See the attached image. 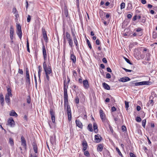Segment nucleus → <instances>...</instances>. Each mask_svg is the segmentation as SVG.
<instances>
[{
	"instance_id": "obj_10",
	"label": "nucleus",
	"mask_w": 157,
	"mask_h": 157,
	"mask_svg": "<svg viewBox=\"0 0 157 157\" xmlns=\"http://www.w3.org/2000/svg\"><path fill=\"white\" fill-rule=\"evenodd\" d=\"M42 32L43 35V38L45 41L48 40V37L47 35V32L45 29H42Z\"/></svg>"
},
{
	"instance_id": "obj_61",
	"label": "nucleus",
	"mask_w": 157,
	"mask_h": 157,
	"mask_svg": "<svg viewBox=\"0 0 157 157\" xmlns=\"http://www.w3.org/2000/svg\"><path fill=\"white\" fill-rule=\"evenodd\" d=\"M78 82L80 83V84H82V83H83V81H82V78H79V79H78Z\"/></svg>"
},
{
	"instance_id": "obj_2",
	"label": "nucleus",
	"mask_w": 157,
	"mask_h": 157,
	"mask_svg": "<svg viewBox=\"0 0 157 157\" xmlns=\"http://www.w3.org/2000/svg\"><path fill=\"white\" fill-rule=\"evenodd\" d=\"M44 70L45 72L46 78L48 81H49L50 78L49 75H50L52 73V71L51 67L48 66V68Z\"/></svg>"
},
{
	"instance_id": "obj_8",
	"label": "nucleus",
	"mask_w": 157,
	"mask_h": 157,
	"mask_svg": "<svg viewBox=\"0 0 157 157\" xmlns=\"http://www.w3.org/2000/svg\"><path fill=\"white\" fill-rule=\"evenodd\" d=\"M14 30L12 26H10V37L11 40H13Z\"/></svg>"
},
{
	"instance_id": "obj_25",
	"label": "nucleus",
	"mask_w": 157,
	"mask_h": 157,
	"mask_svg": "<svg viewBox=\"0 0 157 157\" xmlns=\"http://www.w3.org/2000/svg\"><path fill=\"white\" fill-rule=\"evenodd\" d=\"M64 14L66 17H67L68 12L67 7L66 6H64Z\"/></svg>"
},
{
	"instance_id": "obj_29",
	"label": "nucleus",
	"mask_w": 157,
	"mask_h": 157,
	"mask_svg": "<svg viewBox=\"0 0 157 157\" xmlns=\"http://www.w3.org/2000/svg\"><path fill=\"white\" fill-rule=\"evenodd\" d=\"M132 4L131 3H128V6L127 8V10H130L132 9Z\"/></svg>"
},
{
	"instance_id": "obj_1",
	"label": "nucleus",
	"mask_w": 157,
	"mask_h": 157,
	"mask_svg": "<svg viewBox=\"0 0 157 157\" xmlns=\"http://www.w3.org/2000/svg\"><path fill=\"white\" fill-rule=\"evenodd\" d=\"M68 102H67L66 104L64 103V107L65 109H66L68 120L70 121L71 120L72 118L70 106L68 105Z\"/></svg>"
},
{
	"instance_id": "obj_64",
	"label": "nucleus",
	"mask_w": 157,
	"mask_h": 157,
	"mask_svg": "<svg viewBox=\"0 0 157 157\" xmlns=\"http://www.w3.org/2000/svg\"><path fill=\"white\" fill-rule=\"evenodd\" d=\"M141 109L140 107V106L138 105L136 107V109L137 111H139Z\"/></svg>"
},
{
	"instance_id": "obj_31",
	"label": "nucleus",
	"mask_w": 157,
	"mask_h": 157,
	"mask_svg": "<svg viewBox=\"0 0 157 157\" xmlns=\"http://www.w3.org/2000/svg\"><path fill=\"white\" fill-rule=\"evenodd\" d=\"M88 129L90 132H92L93 129H92V124H89L87 127Z\"/></svg>"
},
{
	"instance_id": "obj_51",
	"label": "nucleus",
	"mask_w": 157,
	"mask_h": 157,
	"mask_svg": "<svg viewBox=\"0 0 157 157\" xmlns=\"http://www.w3.org/2000/svg\"><path fill=\"white\" fill-rule=\"evenodd\" d=\"M71 33L73 38L76 37V36L75 35L74 32L72 30H71Z\"/></svg>"
},
{
	"instance_id": "obj_13",
	"label": "nucleus",
	"mask_w": 157,
	"mask_h": 157,
	"mask_svg": "<svg viewBox=\"0 0 157 157\" xmlns=\"http://www.w3.org/2000/svg\"><path fill=\"white\" fill-rule=\"evenodd\" d=\"M42 49L44 59L45 61H46L47 60V55L45 48L44 45L43 46Z\"/></svg>"
},
{
	"instance_id": "obj_41",
	"label": "nucleus",
	"mask_w": 157,
	"mask_h": 157,
	"mask_svg": "<svg viewBox=\"0 0 157 157\" xmlns=\"http://www.w3.org/2000/svg\"><path fill=\"white\" fill-rule=\"evenodd\" d=\"M125 6V3L124 2H122L121 5V9L124 8Z\"/></svg>"
},
{
	"instance_id": "obj_47",
	"label": "nucleus",
	"mask_w": 157,
	"mask_h": 157,
	"mask_svg": "<svg viewBox=\"0 0 157 157\" xmlns=\"http://www.w3.org/2000/svg\"><path fill=\"white\" fill-rule=\"evenodd\" d=\"M52 122L54 123L55 122V116H51Z\"/></svg>"
},
{
	"instance_id": "obj_46",
	"label": "nucleus",
	"mask_w": 157,
	"mask_h": 157,
	"mask_svg": "<svg viewBox=\"0 0 157 157\" xmlns=\"http://www.w3.org/2000/svg\"><path fill=\"white\" fill-rule=\"evenodd\" d=\"M136 51L138 52V55H139V54H140V52L138 50H135L134 52V55L136 57V55H137Z\"/></svg>"
},
{
	"instance_id": "obj_32",
	"label": "nucleus",
	"mask_w": 157,
	"mask_h": 157,
	"mask_svg": "<svg viewBox=\"0 0 157 157\" xmlns=\"http://www.w3.org/2000/svg\"><path fill=\"white\" fill-rule=\"evenodd\" d=\"M73 40H74V43L76 46V48H78V41L77 40L76 37L73 38Z\"/></svg>"
},
{
	"instance_id": "obj_58",
	"label": "nucleus",
	"mask_w": 157,
	"mask_h": 157,
	"mask_svg": "<svg viewBox=\"0 0 157 157\" xmlns=\"http://www.w3.org/2000/svg\"><path fill=\"white\" fill-rule=\"evenodd\" d=\"M130 155L131 157H136L135 154L132 152L130 153Z\"/></svg>"
},
{
	"instance_id": "obj_44",
	"label": "nucleus",
	"mask_w": 157,
	"mask_h": 157,
	"mask_svg": "<svg viewBox=\"0 0 157 157\" xmlns=\"http://www.w3.org/2000/svg\"><path fill=\"white\" fill-rule=\"evenodd\" d=\"M50 114H51V116H55L54 113V112L53 109H51L50 111Z\"/></svg>"
},
{
	"instance_id": "obj_6",
	"label": "nucleus",
	"mask_w": 157,
	"mask_h": 157,
	"mask_svg": "<svg viewBox=\"0 0 157 157\" xmlns=\"http://www.w3.org/2000/svg\"><path fill=\"white\" fill-rule=\"evenodd\" d=\"M151 82L149 81H144L134 83L135 86H139L142 85H149L150 84Z\"/></svg>"
},
{
	"instance_id": "obj_30",
	"label": "nucleus",
	"mask_w": 157,
	"mask_h": 157,
	"mask_svg": "<svg viewBox=\"0 0 157 157\" xmlns=\"http://www.w3.org/2000/svg\"><path fill=\"white\" fill-rule=\"evenodd\" d=\"M10 116H13L17 117V113L15 112V111L12 110L10 113Z\"/></svg>"
},
{
	"instance_id": "obj_60",
	"label": "nucleus",
	"mask_w": 157,
	"mask_h": 157,
	"mask_svg": "<svg viewBox=\"0 0 157 157\" xmlns=\"http://www.w3.org/2000/svg\"><path fill=\"white\" fill-rule=\"evenodd\" d=\"M106 70H107V71H108L109 72H112V70L110 67H108L107 68Z\"/></svg>"
},
{
	"instance_id": "obj_16",
	"label": "nucleus",
	"mask_w": 157,
	"mask_h": 157,
	"mask_svg": "<svg viewBox=\"0 0 157 157\" xmlns=\"http://www.w3.org/2000/svg\"><path fill=\"white\" fill-rule=\"evenodd\" d=\"M33 149L34 152L36 153H37V147L36 143L35 142H33Z\"/></svg>"
},
{
	"instance_id": "obj_24",
	"label": "nucleus",
	"mask_w": 157,
	"mask_h": 157,
	"mask_svg": "<svg viewBox=\"0 0 157 157\" xmlns=\"http://www.w3.org/2000/svg\"><path fill=\"white\" fill-rule=\"evenodd\" d=\"M42 67L40 66H39L38 67V76L39 78L40 82V77L41 75V73L42 71Z\"/></svg>"
},
{
	"instance_id": "obj_59",
	"label": "nucleus",
	"mask_w": 157,
	"mask_h": 157,
	"mask_svg": "<svg viewBox=\"0 0 157 157\" xmlns=\"http://www.w3.org/2000/svg\"><path fill=\"white\" fill-rule=\"evenodd\" d=\"M123 69L126 72H131L132 71V70H130L127 69L126 68H123Z\"/></svg>"
},
{
	"instance_id": "obj_40",
	"label": "nucleus",
	"mask_w": 157,
	"mask_h": 157,
	"mask_svg": "<svg viewBox=\"0 0 157 157\" xmlns=\"http://www.w3.org/2000/svg\"><path fill=\"white\" fill-rule=\"evenodd\" d=\"M86 41L89 48L91 49L92 48V47L89 40L88 39H87Z\"/></svg>"
},
{
	"instance_id": "obj_14",
	"label": "nucleus",
	"mask_w": 157,
	"mask_h": 157,
	"mask_svg": "<svg viewBox=\"0 0 157 157\" xmlns=\"http://www.w3.org/2000/svg\"><path fill=\"white\" fill-rule=\"evenodd\" d=\"M21 145L25 148L26 147V142L25 140V138L23 136H22L21 137Z\"/></svg>"
},
{
	"instance_id": "obj_62",
	"label": "nucleus",
	"mask_w": 157,
	"mask_h": 157,
	"mask_svg": "<svg viewBox=\"0 0 157 157\" xmlns=\"http://www.w3.org/2000/svg\"><path fill=\"white\" fill-rule=\"evenodd\" d=\"M132 17V15L130 14H128L127 15V17L128 19L131 18Z\"/></svg>"
},
{
	"instance_id": "obj_12",
	"label": "nucleus",
	"mask_w": 157,
	"mask_h": 157,
	"mask_svg": "<svg viewBox=\"0 0 157 157\" xmlns=\"http://www.w3.org/2000/svg\"><path fill=\"white\" fill-rule=\"evenodd\" d=\"M8 123L11 127H13L14 125V122L12 117L9 118Z\"/></svg>"
},
{
	"instance_id": "obj_28",
	"label": "nucleus",
	"mask_w": 157,
	"mask_h": 157,
	"mask_svg": "<svg viewBox=\"0 0 157 157\" xmlns=\"http://www.w3.org/2000/svg\"><path fill=\"white\" fill-rule=\"evenodd\" d=\"M7 93L6 95L12 96L11 90L9 88L7 87Z\"/></svg>"
},
{
	"instance_id": "obj_55",
	"label": "nucleus",
	"mask_w": 157,
	"mask_h": 157,
	"mask_svg": "<svg viewBox=\"0 0 157 157\" xmlns=\"http://www.w3.org/2000/svg\"><path fill=\"white\" fill-rule=\"evenodd\" d=\"M73 75L74 76V77H75L77 75V73H76V71H75V70H74L73 71Z\"/></svg>"
},
{
	"instance_id": "obj_63",
	"label": "nucleus",
	"mask_w": 157,
	"mask_h": 157,
	"mask_svg": "<svg viewBox=\"0 0 157 157\" xmlns=\"http://www.w3.org/2000/svg\"><path fill=\"white\" fill-rule=\"evenodd\" d=\"M141 2L143 4H144L146 3V0H141Z\"/></svg>"
},
{
	"instance_id": "obj_21",
	"label": "nucleus",
	"mask_w": 157,
	"mask_h": 157,
	"mask_svg": "<svg viewBox=\"0 0 157 157\" xmlns=\"http://www.w3.org/2000/svg\"><path fill=\"white\" fill-rule=\"evenodd\" d=\"M82 146L83 147V151H85L87 149V144L86 141H83L82 142Z\"/></svg>"
},
{
	"instance_id": "obj_50",
	"label": "nucleus",
	"mask_w": 157,
	"mask_h": 157,
	"mask_svg": "<svg viewBox=\"0 0 157 157\" xmlns=\"http://www.w3.org/2000/svg\"><path fill=\"white\" fill-rule=\"evenodd\" d=\"M96 43L97 45H99L100 44L101 42L99 39H97L96 41Z\"/></svg>"
},
{
	"instance_id": "obj_45",
	"label": "nucleus",
	"mask_w": 157,
	"mask_h": 157,
	"mask_svg": "<svg viewBox=\"0 0 157 157\" xmlns=\"http://www.w3.org/2000/svg\"><path fill=\"white\" fill-rule=\"evenodd\" d=\"M79 98L78 97H76L75 98V102L77 104H78L79 103Z\"/></svg>"
},
{
	"instance_id": "obj_36",
	"label": "nucleus",
	"mask_w": 157,
	"mask_h": 157,
	"mask_svg": "<svg viewBox=\"0 0 157 157\" xmlns=\"http://www.w3.org/2000/svg\"><path fill=\"white\" fill-rule=\"evenodd\" d=\"M116 150L117 151V152L118 153L119 155H120L122 157L123 156V155H122V154H121V153L119 149V148L117 147L116 148Z\"/></svg>"
},
{
	"instance_id": "obj_15",
	"label": "nucleus",
	"mask_w": 157,
	"mask_h": 157,
	"mask_svg": "<svg viewBox=\"0 0 157 157\" xmlns=\"http://www.w3.org/2000/svg\"><path fill=\"white\" fill-rule=\"evenodd\" d=\"M95 140L97 143H99L101 140V137L99 135H95Z\"/></svg>"
},
{
	"instance_id": "obj_3",
	"label": "nucleus",
	"mask_w": 157,
	"mask_h": 157,
	"mask_svg": "<svg viewBox=\"0 0 157 157\" xmlns=\"http://www.w3.org/2000/svg\"><path fill=\"white\" fill-rule=\"evenodd\" d=\"M16 33L19 37L21 39L22 36V32L21 29V27L19 24H17L16 25Z\"/></svg>"
},
{
	"instance_id": "obj_56",
	"label": "nucleus",
	"mask_w": 157,
	"mask_h": 157,
	"mask_svg": "<svg viewBox=\"0 0 157 157\" xmlns=\"http://www.w3.org/2000/svg\"><path fill=\"white\" fill-rule=\"evenodd\" d=\"M116 110V109L115 107L113 106L112 107L111 110L112 112H114Z\"/></svg>"
},
{
	"instance_id": "obj_20",
	"label": "nucleus",
	"mask_w": 157,
	"mask_h": 157,
	"mask_svg": "<svg viewBox=\"0 0 157 157\" xmlns=\"http://www.w3.org/2000/svg\"><path fill=\"white\" fill-rule=\"evenodd\" d=\"M0 101L2 105L3 106L4 104V98L3 95L2 94H1L0 95Z\"/></svg>"
},
{
	"instance_id": "obj_9",
	"label": "nucleus",
	"mask_w": 157,
	"mask_h": 157,
	"mask_svg": "<svg viewBox=\"0 0 157 157\" xmlns=\"http://www.w3.org/2000/svg\"><path fill=\"white\" fill-rule=\"evenodd\" d=\"M85 89H87L89 87V84L88 81L87 79H85L83 81L82 83Z\"/></svg>"
},
{
	"instance_id": "obj_54",
	"label": "nucleus",
	"mask_w": 157,
	"mask_h": 157,
	"mask_svg": "<svg viewBox=\"0 0 157 157\" xmlns=\"http://www.w3.org/2000/svg\"><path fill=\"white\" fill-rule=\"evenodd\" d=\"M18 73L21 75H22L23 73L22 70L19 69L18 70Z\"/></svg>"
},
{
	"instance_id": "obj_53",
	"label": "nucleus",
	"mask_w": 157,
	"mask_h": 157,
	"mask_svg": "<svg viewBox=\"0 0 157 157\" xmlns=\"http://www.w3.org/2000/svg\"><path fill=\"white\" fill-rule=\"evenodd\" d=\"M102 61L104 63H107V61L105 58H103Z\"/></svg>"
},
{
	"instance_id": "obj_48",
	"label": "nucleus",
	"mask_w": 157,
	"mask_h": 157,
	"mask_svg": "<svg viewBox=\"0 0 157 157\" xmlns=\"http://www.w3.org/2000/svg\"><path fill=\"white\" fill-rule=\"evenodd\" d=\"M126 128L125 126L123 125L122 126V130L124 132L126 131Z\"/></svg>"
},
{
	"instance_id": "obj_57",
	"label": "nucleus",
	"mask_w": 157,
	"mask_h": 157,
	"mask_svg": "<svg viewBox=\"0 0 157 157\" xmlns=\"http://www.w3.org/2000/svg\"><path fill=\"white\" fill-rule=\"evenodd\" d=\"M109 128L111 132L113 133V131L112 126H111L110 125H109Z\"/></svg>"
},
{
	"instance_id": "obj_4",
	"label": "nucleus",
	"mask_w": 157,
	"mask_h": 157,
	"mask_svg": "<svg viewBox=\"0 0 157 157\" xmlns=\"http://www.w3.org/2000/svg\"><path fill=\"white\" fill-rule=\"evenodd\" d=\"M66 38L67 39L69 46L72 48L73 46V40L71 37L70 34L67 32L66 33Z\"/></svg>"
},
{
	"instance_id": "obj_22",
	"label": "nucleus",
	"mask_w": 157,
	"mask_h": 157,
	"mask_svg": "<svg viewBox=\"0 0 157 157\" xmlns=\"http://www.w3.org/2000/svg\"><path fill=\"white\" fill-rule=\"evenodd\" d=\"M71 59L72 60L74 63H75L76 62V58L75 56L73 54H72L70 56Z\"/></svg>"
},
{
	"instance_id": "obj_42",
	"label": "nucleus",
	"mask_w": 157,
	"mask_h": 157,
	"mask_svg": "<svg viewBox=\"0 0 157 157\" xmlns=\"http://www.w3.org/2000/svg\"><path fill=\"white\" fill-rule=\"evenodd\" d=\"M84 155L88 157L90 156L89 152L88 151H86L84 153Z\"/></svg>"
},
{
	"instance_id": "obj_18",
	"label": "nucleus",
	"mask_w": 157,
	"mask_h": 157,
	"mask_svg": "<svg viewBox=\"0 0 157 157\" xmlns=\"http://www.w3.org/2000/svg\"><path fill=\"white\" fill-rule=\"evenodd\" d=\"M11 95H6L5 97V100L6 102L8 104V105H9L10 104V96H12Z\"/></svg>"
},
{
	"instance_id": "obj_19",
	"label": "nucleus",
	"mask_w": 157,
	"mask_h": 157,
	"mask_svg": "<svg viewBox=\"0 0 157 157\" xmlns=\"http://www.w3.org/2000/svg\"><path fill=\"white\" fill-rule=\"evenodd\" d=\"M75 123L76 124V125L78 126L79 128H82V124L81 121L79 120H76L75 121Z\"/></svg>"
},
{
	"instance_id": "obj_34",
	"label": "nucleus",
	"mask_w": 157,
	"mask_h": 157,
	"mask_svg": "<svg viewBox=\"0 0 157 157\" xmlns=\"http://www.w3.org/2000/svg\"><path fill=\"white\" fill-rule=\"evenodd\" d=\"M125 107L126 110H128V108L129 107V102H128L127 101H125Z\"/></svg>"
},
{
	"instance_id": "obj_35",
	"label": "nucleus",
	"mask_w": 157,
	"mask_h": 157,
	"mask_svg": "<svg viewBox=\"0 0 157 157\" xmlns=\"http://www.w3.org/2000/svg\"><path fill=\"white\" fill-rule=\"evenodd\" d=\"M146 121V119L142 121V126L144 128H145Z\"/></svg>"
},
{
	"instance_id": "obj_39",
	"label": "nucleus",
	"mask_w": 157,
	"mask_h": 157,
	"mask_svg": "<svg viewBox=\"0 0 157 157\" xmlns=\"http://www.w3.org/2000/svg\"><path fill=\"white\" fill-rule=\"evenodd\" d=\"M124 58L127 63H128L130 65L132 64V63L130 62V61L128 59L125 57H124Z\"/></svg>"
},
{
	"instance_id": "obj_7",
	"label": "nucleus",
	"mask_w": 157,
	"mask_h": 157,
	"mask_svg": "<svg viewBox=\"0 0 157 157\" xmlns=\"http://www.w3.org/2000/svg\"><path fill=\"white\" fill-rule=\"evenodd\" d=\"M100 116L102 122H105L106 120L105 115L103 111L100 109Z\"/></svg>"
},
{
	"instance_id": "obj_38",
	"label": "nucleus",
	"mask_w": 157,
	"mask_h": 157,
	"mask_svg": "<svg viewBox=\"0 0 157 157\" xmlns=\"http://www.w3.org/2000/svg\"><path fill=\"white\" fill-rule=\"evenodd\" d=\"M43 67L44 70L48 68L46 63V61L44 60V62L43 63Z\"/></svg>"
},
{
	"instance_id": "obj_23",
	"label": "nucleus",
	"mask_w": 157,
	"mask_h": 157,
	"mask_svg": "<svg viewBox=\"0 0 157 157\" xmlns=\"http://www.w3.org/2000/svg\"><path fill=\"white\" fill-rule=\"evenodd\" d=\"M102 85L103 87L105 89L107 90H109L110 89V87L105 82H104L102 84Z\"/></svg>"
},
{
	"instance_id": "obj_26",
	"label": "nucleus",
	"mask_w": 157,
	"mask_h": 157,
	"mask_svg": "<svg viewBox=\"0 0 157 157\" xmlns=\"http://www.w3.org/2000/svg\"><path fill=\"white\" fill-rule=\"evenodd\" d=\"M93 126L94 131L96 133L98 131V129H97L98 126L97 124L95 123H94L93 124Z\"/></svg>"
},
{
	"instance_id": "obj_43",
	"label": "nucleus",
	"mask_w": 157,
	"mask_h": 157,
	"mask_svg": "<svg viewBox=\"0 0 157 157\" xmlns=\"http://www.w3.org/2000/svg\"><path fill=\"white\" fill-rule=\"evenodd\" d=\"M136 121L137 122H140L141 121V119L140 117H136Z\"/></svg>"
},
{
	"instance_id": "obj_49",
	"label": "nucleus",
	"mask_w": 157,
	"mask_h": 157,
	"mask_svg": "<svg viewBox=\"0 0 157 157\" xmlns=\"http://www.w3.org/2000/svg\"><path fill=\"white\" fill-rule=\"evenodd\" d=\"M31 16L29 15H28L27 18V21L29 22L31 20Z\"/></svg>"
},
{
	"instance_id": "obj_5",
	"label": "nucleus",
	"mask_w": 157,
	"mask_h": 157,
	"mask_svg": "<svg viewBox=\"0 0 157 157\" xmlns=\"http://www.w3.org/2000/svg\"><path fill=\"white\" fill-rule=\"evenodd\" d=\"M64 103H67L68 102V95L67 93V89L65 87V84L64 85Z\"/></svg>"
},
{
	"instance_id": "obj_37",
	"label": "nucleus",
	"mask_w": 157,
	"mask_h": 157,
	"mask_svg": "<svg viewBox=\"0 0 157 157\" xmlns=\"http://www.w3.org/2000/svg\"><path fill=\"white\" fill-rule=\"evenodd\" d=\"M9 142L11 145L12 146L14 144V143L13 139L11 138L9 139Z\"/></svg>"
},
{
	"instance_id": "obj_33",
	"label": "nucleus",
	"mask_w": 157,
	"mask_h": 157,
	"mask_svg": "<svg viewBox=\"0 0 157 157\" xmlns=\"http://www.w3.org/2000/svg\"><path fill=\"white\" fill-rule=\"evenodd\" d=\"M26 82L29 83V84H30V78H29V75H26Z\"/></svg>"
},
{
	"instance_id": "obj_52",
	"label": "nucleus",
	"mask_w": 157,
	"mask_h": 157,
	"mask_svg": "<svg viewBox=\"0 0 157 157\" xmlns=\"http://www.w3.org/2000/svg\"><path fill=\"white\" fill-rule=\"evenodd\" d=\"M111 76L110 74L107 73L106 75V78H111Z\"/></svg>"
},
{
	"instance_id": "obj_17",
	"label": "nucleus",
	"mask_w": 157,
	"mask_h": 157,
	"mask_svg": "<svg viewBox=\"0 0 157 157\" xmlns=\"http://www.w3.org/2000/svg\"><path fill=\"white\" fill-rule=\"evenodd\" d=\"M153 98L152 96H150L149 97L150 99H151V101H150L147 104V106H149L150 105L152 106L153 105V101L152 100Z\"/></svg>"
},
{
	"instance_id": "obj_11",
	"label": "nucleus",
	"mask_w": 157,
	"mask_h": 157,
	"mask_svg": "<svg viewBox=\"0 0 157 157\" xmlns=\"http://www.w3.org/2000/svg\"><path fill=\"white\" fill-rule=\"evenodd\" d=\"M130 80V79L128 77H124L120 78L119 80V81L122 82H125Z\"/></svg>"
},
{
	"instance_id": "obj_27",
	"label": "nucleus",
	"mask_w": 157,
	"mask_h": 157,
	"mask_svg": "<svg viewBox=\"0 0 157 157\" xmlns=\"http://www.w3.org/2000/svg\"><path fill=\"white\" fill-rule=\"evenodd\" d=\"M102 149V145L101 144H99L97 147V151H101Z\"/></svg>"
}]
</instances>
